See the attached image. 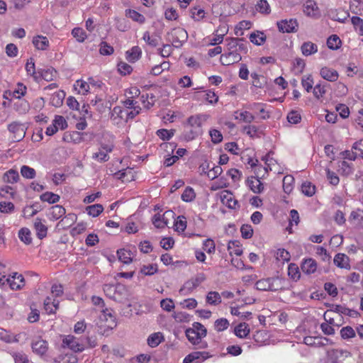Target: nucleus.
<instances>
[{
  "label": "nucleus",
  "instance_id": "nucleus-6",
  "mask_svg": "<svg viewBox=\"0 0 363 363\" xmlns=\"http://www.w3.org/2000/svg\"><path fill=\"white\" fill-rule=\"evenodd\" d=\"M137 116L136 111L133 113H128L121 106H115L111 111L110 120L114 125H119L125 123L129 119H133Z\"/></svg>",
  "mask_w": 363,
  "mask_h": 363
},
{
  "label": "nucleus",
  "instance_id": "nucleus-13",
  "mask_svg": "<svg viewBox=\"0 0 363 363\" xmlns=\"http://www.w3.org/2000/svg\"><path fill=\"white\" fill-rule=\"evenodd\" d=\"M33 352L43 356L46 354L48 350V343L41 337L34 339L31 344Z\"/></svg>",
  "mask_w": 363,
  "mask_h": 363
},
{
  "label": "nucleus",
  "instance_id": "nucleus-31",
  "mask_svg": "<svg viewBox=\"0 0 363 363\" xmlns=\"http://www.w3.org/2000/svg\"><path fill=\"white\" fill-rule=\"evenodd\" d=\"M117 255L119 261L121 262L128 264L132 262L133 253L126 249H120L117 250Z\"/></svg>",
  "mask_w": 363,
  "mask_h": 363
},
{
  "label": "nucleus",
  "instance_id": "nucleus-1",
  "mask_svg": "<svg viewBox=\"0 0 363 363\" xmlns=\"http://www.w3.org/2000/svg\"><path fill=\"white\" fill-rule=\"evenodd\" d=\"M226 50L220 57V62L224 66L239 62L242 55L248 51L247 42L244 38H229L225 39Z\"/></svg>",
  "mask_w": 363,
  "mask_h": 363
},
{
  "label": "nucleus",
  "instance_id": "nucleus-26",
  "mask_svg": "<svg viewBox=\"0 0 363 363\" xmlns=\"http://www.w3.org/2000/svg\"><path fill=\"white\" fill-rule=\"evenodd\" d=\"M304 13L308 16H315L319 13L317 3L313 0H308L303 6Z\"/></svg>",
  "mask_w": 363,
  "mask_h": 363
},
{
  "label": "nucleus",
  "instance_id": "nucleus-53",
  "mask_svg": "<svg viewBox=\"0 0 363 363\" xmlns=\"http://www.w3.org/2000/svg\"><path fill=\"white\" fill-rule=\"evenodd\" d=\"M288 275L294 281H298L301 277V272L298 265L295 263H290L288 266Z\"/></svg>",
  "mask_w": 363,
  "mask_h": 363
},
{
  "label": "nucleus",
  "instance_id": "nucleus-49",
  "mask_svg": "<svg viewBox=\"0 0 363 363\" xmlns=\"http://www.w3.org/2000/svg\"><path fill=\"white\" fill-rule=\"evenodd\" d=\"M349 221L352 223L361 224L363 222V210L357 208L352 211L350 214Z\"/></svg>",
  "mask_w": 363,
  "mask_h": 363
},
{
  "label": "nucleus",
  "instance_id": "nucleus-57",
  "mask_svg": "<svg viewBox=\"0 0 363 363\" xmlns=\"http://www.w3.org/2000/svg\"><path fill=\"white\" fill-rule=\"evenodd\" d=\"M294 178L291 175H286L283 179V189L286 194H290L294 189Z\"/></svg>",
  "mask_w": 363,
  "mask_h": 363
},
{
  "label": "nucleus",
  "instance_id": "nucleus-60",
  "mask_svg": "<svg viewBox=\"0 0 363 363\" xmlns=\"http://www.w3.org/2000/svg\"><path fill=\"white\" fill-rule=\"evenodd\" d=\"M350 9L353 13L362 15L363 13V0H351Z\"/></svg>",
  "mask_w": 363,
  "mask_h": 363
},
{
  "label": "nucleus",
  "instance_id": "nucleus-55",
  "mask_svg": "<svg viewBox=\"0 0 363 363\" xmlns=\"http://www.w3.org/2000/svg\"><path fill=\"white\" fill-rule=\"evenodd\" d=\"M16 190L11 186L4 185L0 187V196L5 199H13Z\"/></svg>",
  "mask_w": 363,
  "mask_h": 363
},
{
  "label": "nucleus",
  "instance_id": "nucleus-37",
  "mask_svg": "<svg viewBox=\"0 0 363 363\" xmlns=\"http://www.w3.org/2000/svg\"><path fill=\"white\" fill-rule=\"evenodd\" d=\"M19 179V174L17 170L11 169L6 171L3 175V180L8 184H15Z\"/></svg>",
  "mask_w": 363,
  "mask_h": 363
},
{
  "label": "nucleus",
  "instance_id": "nucleus-15",
  "mask_svg": "<svg viewBox=\"0 0 363 363\" xmlns=\"http://www.w3.org/2000/svg\"><path fill=\"white\" fill-rule=\"evenodd\" d=\"M334 264L340 269L350 270L351 269L350 259L345 253H337L333 259Z\"/></svg>",
  "mask_w": 363,
  "mask_h": 363
},
{
  "label": "nucleus",
  "instance_id": "nucleus-28",
  "mask_svg": "<svg viewBox=\"0 0 363 363\" xmlns=\"http://www.w3.org/2000/svg\"><path fill=\"white\" fill-rule=\"evenodd\" d=\"M59 308V301L52 297H47L44 300V308L48 314L55 313Z\"/></svg>",
  "mask_w": 363,
  "mask_h": 363
},
{
  "label": "nucleus",
  "instance_id": "nucleus-30",
  "mask_svg": "<svg viewBox=\"0 0 363 363\" xmlns=\"http://www.w3.org/2000/svg\"><path fill=\"white\" fill-rule=\"evenodd\" d=\"M124 109L128 113H133L136 111L137 116L140 113L141 111V108L138 104V102L135 101V99H130L126 98V99L123 101Z\"/></svg>",
  "mask_w": 363,
  "mask_h": 363
},
{
  "label": "nucleus",
  "instance_id": "nucleus-39",
  "mask_svg": "<svg viewBox=\"0 0 363 363\" xmlns=\"http://www.w3.org/2000/svg\"><path fill=\"white\" fill-rule=\"evenodd\" d=\"M289 216L290 217L289 219V225L286 228V230L289 233H293L292 226L294 225H295L296 226L298 225V223L300 222V217H299V214H298V211L295 209H292L290 211Z\"/></svg>",
  "mask_w": 363,
  "mask_h": 363
},
{
  "label": "nucleus",
  "instance_id": "nucleus-36",
  "mask_svg": "<svg viewBox=\"0 0 363 363\" xmlns=\"http://www.w3.org/2000/svg\"><path fill=\"white\" fill-rule=\"evenodd\" d=\"M338 172L343 176H348L353 173V164L345 160L338 162Z\"/></svg>",
  "mask_w": 363,
  "mask_h": 363
},
{
  "label": "nucleus",
  "instance_id": "nucleus-51",
  "mask_svg": "<svg viewBox=\"0 0 363 363\" xmlns=\"http://www.w3.org/2000/svg\"><path fill=\"white\" fill-rule=\"evenodd\" d=\"M18 238L26 245H30L32 242L31 232L27 228H22L19 230Z\"/></svg>",
  "mask_w": 363,
  "mask_h": 363
},
{
  "label": "nucleus",
  "instance_id": "nucleus-38",
  "mask_svg": "<svg viewBox=\"0 0 363 363\" xmlns=\"http://www.w3.org/2000/svg\"><path fill=\"white\" fill-rule=\"evenodd\" d=\"M100 318L101 320L108 323L106 325L108 328H113V327L116 326L115 317L108 308H103Z\"/></svg>",
  "mask_w": 363,
  "mask_h": 363
},
{
  "label": "nucleus",
  "instance_id": "nucleus-20",
  "mask_svg": "<svg viewBox=\"0 0 363 363\" xmlns=\"http://www.w3.org/2000/svg\"><path fill=\"white\" fill-rule=\"evenodd\" d=\"M246 184L250 189L255 194H259L264 190V184L257 177H248Z\"/></svg>",
  "mask_w": 363,
  "mask_h": 363
},
{
  "label": "nucleus",
  "instance_id": "nucleus-32",
  "mask_svg": "<svg viewBox=\"0 0 363 363\" xmlns=\"http://www.w3.org/2000/svg\"><path fill=\"white\" fill-rule=\"evenodd\" d=\"M252 26V23L250 21H241L235 26L234 33L238 37L242 36L244 30L250 29Z\"/></svg>",
  "mask_w": 363,
  "mask_h": 363
},
{
  "label": "nucleus",
  "instance_id": "nucleus-29",
  "mask_svg": "<svg viewBox=\"0 0 363 363\" xmlns=\"http://www.w3.org/2000/svg\"><path fill=\"white\" fill-rule=\"evenodd\" d=\"M77 216L75 213H68L57 223V227L63 229L68 228L77 220Z\"/></svg>",
  "mask_w": 363,
  "mask_h": 363
},
{
  "label": "nucleus",
  "instance_id": "nucleus-33",
  "mask_svg": "<svg viewBox=\"0 0 363 363\" xmlns=\"http://www.w3.org/2000/svg\"><path fill=\"white\" fill-rule=\"evenodd\" d=\"M228 250L230 255L240 256L242 254V247L238 240H230L228 244Z\"/></svg>",
  "mask_w": 363,
  "mask_h": 363
},
{
  "label": "nucleus",
  "instance_id": "nucleus-7",
  "mask_svg": "<svg viewBox=\"0 0 363 363\" xmlns=\"http://www.w3.org/2000/svg\"><path fill=\"white\" fill-rule=\"evenodd\" d=\"M272 152H268L264 157H262V160L264 162V170L266 172H272L274 174H283L284 168L278 162L273 158Z\"/></svg>",
  "mask_w": 363,
  "mask_h": 363
},
{
  "label": "nucleus",
  "instance_id": "nucleus-17",
  "mask_svg": "<svg viewBox=\"0 0 363 363\" xmlns=\"http://www.w3.org/2000/svg\"><path fill=\"white\" fill-rule=\"evenodd\" d=\"M66 213L65 208L60 205H55L48 209L47 216L50 220H57Z\"/></svg>",
  "mask_w": 363,
  "mask_h": 363
},
{
  "label": "nucleus",
  "instance_id": "nucleus-18",
  "mask_svg": "<svg viewBox=\"0 0 363 363\" xmlns=\"http://www.w3.org/2000/svg\"><path fill=\"white\" fill-rule=\"evenodd\" d=\"M317 262L313 258H305L302 260L301 264V269L306 274H312L317 270Z\"/></svg>",
  "mask_w": 363,
  "mask_h": 363
},
{
  "label": "nucleus",
  "instance_id": "nucleus-8",
  "mask_svg": "<svg viewBox=\"0 0 363 363\" xmlns=\"http://www.w3.org/2000/svg\"><path fill=\"white\" fill-rule=\"evenodd\" d=\"M277 26L279 32L283 33H296L298 30V23L296 19H284L277 21Z\"/></svg>",
  "mask_w": 363,
  "mask_h": 363
},
{
  "label": "nucleus",
  "instance_id": "nucleus-40",
  "mask_svg": "<svg viewBox=\"0 0 363 363\" xmlns=\"http://www.w3.org/2000/svg\"><path fill=\"white\" fill-rule=\"evenodd\" d=\"M250 328L246 323L238 324L234 330L235 335L240 338H245L250 334Z\"/></svg>",
  "mask_w": 363,
  "mask_h": 363
},
{
  "label": "nucleus",
  "instance_id": "nucleus-12",
  "mask_svg": "<svg viewBox=\"0 0 363 363\" xmlns=\"http://www.w3.org/2000/svg\"><path fill=\"white\" fill-rule=\"evenodd\" d=\"M9 132L14 135V138L16 141L22 140L26 135V128L23 124L18 122H12L8 125Z\"/></svg>",
  "mask_w": 363,
  "mask_h": 363
},
{
  "label": "nucleus",
  "instance_id": "nucleus-25",
  "mask_svg": "<svg viewBox=\"0 0 363 363\" xmlns=\"http://www.w3.org/2000/svg\"><path fill=\"white\" fill-rule=\"evenodd\" d=\"M301 52L306 57L311 56L318 52V45L311 41L304 42L301 46Z\"/></svg>",
  "mask_w": 363,
  "mask_h": 363
},
{
  "label": "nucleus",
  "instance_id": "nucleus-24",
  "mask_svg": "<svg viewBox=\"0 0 363 363\" xmlns=\"http://www.w3.org/2000/svg\"><path fill=\"white\" fill-rule=\"evenodd\" d=\"M142 55V50L139 46H133L131 49L126 51L125 58L131 63L138 61Z\"/></svg>",
  "mask_w": 363,
  "mask_h": 363
},
{
  "label": "nucleus",
  "instance_id": "nucleus-27",
  "mask_svg": "<svg viewBox=\"0 0 363 363\" xmlns=\"http://www.w3.org/2000/svg\"><path fill=\"white\" fill-rule=\"evenodd\" d=\"M33 44L35 48L40 50H46L50 46V42L47 37L37 35L33 38Z\"/></svg>",
  "mask_w": 363,
  "mask_h": 363
},
{
  "label": "nucleus",
  "instance_id": "nucleus-16",
  "mask_svg": "<svg viewBox=\"0 0 363 363\" xmlns=\"http://www.w3.org/2000/svg\"><path fill=\"white\" fill-rule=\"evenodd\" d=\"M320 75L323 79L330 82H335L337 81L339 78L338 72L336 69L327 66L323 67L320 69Z\"/></svg>",
  "mask_w": 363,
  "mask_h": 363
},
{
  "label": "nucleus",
  "instance_id": "nucleus-42",
  "mask_svg": "<svg viewBox=\"0 0 363 363\" xmlns=\"http://www.w3.org/2000/svg\"><path fill=\"white\" fill-rule=\"evenodd\" d=\"M206 301L209 305L218 306L222 301L221 295L217 291H209L206 295Z\"/></svg>",
  "mask_w": 363,
  "mask_h": 363
},
{
  "label": "nucleus",
  "instance_id": "nucleus-61",
  "mask_svg": "<svg viewBox=\"0 0 363 363\" xmlns=\"http://www.w3.org/2000/svg\"><path fill=\"white\" fill-rule=\"evenodd\" d=\"M164 215L156 213L152 218V223L157 228H163L167 225V220L165 219Z\"/></svg>",
  "mask_w": 363,
  "mask_h": 363
},
{
  "label": "nucleus",
  "instance_id": "nucleus-10",
  "mask_svg": "<svg viewBox=\"0 0 363 363\" xmlns=\"http://www.w3.org/2000/svg\"><path fill=\"white\" fill-rule=\"evenodd\" d=\"M211 357L212 355L207 351L192 352L185 357L183 363H202Z\"/></svg>",
  "mask_w": 363,
  "mask_h": 363
},
{
  "label": "nucleus",
  "instance_id": "nucleus-5",
  "mask_svg": "<svg viewBox=\"0 0 363 363\" xmlns=\"http://www.w3.org/2000/svg\"><path fill=\"white\" fill-rule=\"evenodd\" d=\"M5 266L0 263V285H4L6 282L12 290H19L25 285L24 277L21 274L15 272L13 275L6 279L4 269Z\"/></svg>",
  "mask_w": 363,
  "mask_h": 363
},
{
  "label": "nucleus",
  "instance_id": "nucleus-22",
  "mask_svg": "<svg viewBox=\"0 0 363 363\" xmlns=\"http://www.w3.org/2000/svg\"><path fill=\"white\" fill-rule=\"evenodd\" d=\"M266 104L262 103H253L249 104L247 108L250 110L257 112L260 115V118L266 120L270 117L269 113L265 110Z\"/></svg>",
  "mask_w": 363,
  "mask_h": 363
},
{
  "label": "nucleus",
  "instance_id": "nucleus-54",
  "mask_svg": "<svg viewBox=\"0 0 363 363\" xmlns=\"http://www.w3.org/2000/svg\"><path fill=\"white\" fill-rule=\"evenodd\" d=\"M341 45L342 41L337 35H332L327 40V46L330 50H337L340 48Z\"/></svg>",
  "mask_w": 363,
  "mask_h": 363
},
{
  "label": "nucleus",
  "instance_id": "nucleus-62",
  "mask_svg": "<svg viewBox=\"0 0 363 363\" xmlns=\"http://www.w3.org/2000/svg\"><path fill=\"white\" fill-rule=\"evenodd\" d=\"M105 295L109 298L116 299L117 298V286L113 284H104L103 287Z\"/></svg>",
  "mask_w": 363,
  "mask_h": 363
},
{
  "label": "nucleus",
  "instance_id": "nucleus-41",
  "mask_svg": "<svg viewBox=\"0 0 363 363\" xmlns=\"http://www.w3.org/2000/svg\"><path fill=\"white\" fill-rule=\"evenodd\" d=\"M141 101L144 107L149 109L155 104L156 101V96L151 92L143 94L141 96Z\"/></svg>",
  "mask_w": 363,
  "mask_h": 363
},
{
  "label": "nucleus",
  "instance_id": "nucleus-48",
  "mask_svg": "<svg viewBox=\"0 0 363 363\" xmlns=\"http://www.w3.org/2000/svg\"><path fill=\"white\" fill-rule=\"evenodd\" d=\"M181 199L186 203L194 201L196 199V193L194 189L191 186H186L181 195Z\"/></svg>",
  "mask_w": 363,
  "mask_h": 363
},
{
  "label": "nucleus",
  "instance_id": "nucleus-64",
  "mask_svg": "<svg viewBox=\"0 0 363 363\" xmlns=\"http://www.w3.org/2000/svg\"><path fill=\"white\" fill-rule=\"evenodd\" d=\"M202 249L209 255L214 254L216 252V244L214 240L211 238L203 240Z\"/></svg>",
  "mask_w": 363,
  "mask_h": 363
},
{
  "label": "nucleus",
  "instance_id": "nucleus-9",
  "mask_svg": "<svg viewBox=\"0 0 363 363\" xmlns=\"http://www.w3.org/2000/svg\"><path fill=\"white\" fill-rule=\"evenodd\" d=\"M172 45L176 48L181 47L188 38L187 32L182 28H176L171 31Z\"/></svg>",
  "mask_w": 363,
  "mask_h": 363
},
{
  "label": "nucleus",
  "instance_id": "nucleus-52",
  "mask_svg": "<svg viewBox=\"0 0 363 363\" xmlns=\"http://www.w3.org/2000/svg\"><path fill=\"white\" fill-rule=\"evenodd\" d=\"M158 272L157 264H149L141 267L140 273L144 276H152Z\"/></svg>",
  "mask_w": 363,
  "mask_h": 363
},
{
  "label": "nucleus",
  "instance_id": "nucleus-56",
  "mask_svg": "<svg viewBox=\"0 0 363 363\" xmlns=\"http://www.w3.org/2000/svg\"><path fill=\"white\" fill-rule=\"evenodd\" d=\"M125 16L131 18L133 21L140 23H143L145 21V18L143 15L133 9L125 10Z\"/></svg>",
  "mask_w": 363,
  "mask_h": 363
},
{
  "label": "nucleus",
  "instance_id": "nucleus-44",
  "mask_svg": "<svg viewBox=\"0 0 363 363\" xmlns=\"http://www.w3.org/2000/svg\"><path fill=\"white\" fill-rule=\"evenodd\" d=\"M65 95V92L62 90L54 93L50 99L51 104L55 107L61 106L63 104Z\"/></svg>",
  "mask_w": 363,
  "mask_h": 363
},
{
  "label": "nucleus",
  "instance_id": "nucleus-45",
  "mask_svg": "<svg viewBox=\"0 0 363 363\" xmlns=\"http://www.w3.org/2000/svg\"><path fill=\"white\" fill-rule=\"evenodd\" d=\"M40 199L43 202H48V203L53 204L60 201V196L57 194L46 191L40 195Z\"/></svg>",
  "mask_w": 363,
  "mask_h": 363
},
{
  "label": "nucleus",
  "instance_id": "nucleus-46",
  "mask_svg": "<svg viewBox=\"0 0 363 363\" xmlns=\"http://www.w3.org/2000/svg\"><path fill=\"white\" fill-rule=\"evenodd\" d=\"M0 340L6 343L17 342H18V335H13L6 330H1Z\"/></svg>",
  "mask_w": 363,
  "mask_h": 363
},
{
  "label": "nucleus",
  "instance_id": "nucleus-34",
  "mask_svg": "<svg viewBox=\"0 0 363 363\" xmlns=\"http://www.w3.org/2000/svg\"><path fill=\"white\" fill-rule=\"evenodd\" d=\"M164 335L160 332H157L152 333L147 340V345L150 347H156L158 346L162 341H164Z\"/></svg>",
  "mask_w": 363,
  "mask_h": 363
},
{
  "label": "nucleus",
  "instance_id": "nucleus-14",
  "mask_svg": "<svg viewBox=\"0 0 363 363\" xmlns=\"http://www.w3.org/2000/svg\"><path fill=\"white\" fill-rule=\"evenodd\" d=\"M65 347H67L75 352H82L84 350L83 345L80 344L77 339L73 335H67L62 340Z\"/></svg>",
  "mask_w": 363,
  "mask_h": 363
},
{
  "label": "nucleus",
  "instance_id": "nucleus-47",
  "mask_svg": "<svg viewBox=\"0 0 363 363\" xmlns=\"http://www.w3.org/2000/svg\"><path fill=\"white\" fill-rule=\"evenodd\" d=\"M104 206L101 204L96 203L86 207V212L91 217H97L104 211Z\"/></svg>",
  "mask_w": 363,
  "mask_h": 363
},
{
  "label": "nucleus",
  "instance_id": "nucleus-19",
  "mask_svg": "<svg viewBox=\"0 0 363 363\" xmlns=\"http://www.w3.org/2000/svg\"><path fill=\"white\" fill-rule=\"evenodd\" d=\"M84 133L79 131H67L63 135V141L69 143L79 144L84 140Z\"/></svg>",
  "mask_w": 363,
  "mask_h": 363
},
{
  "label": "nucleus",
  "instance_id": "nucleus-11",
  "mask_svg": "<svg viewBox=\"0 0 363 363\" xmlns=\"http://www.w3.org/2000/svg\"><path fill=\"white\" fill-rule=\"evenodd\" d=\"M221 203L229 208L235 209L238 206V201L233 193L228 190H223L220 193Z\"/></svg>",
  "mask_w": 363,
  "mask_h": 363
},
{
  "label": "nucleus",
  "instance_id": "nucleus-3",
  "mask_svg": "<svg viewBox=\"0 0 363 363\" xmlns=\"http://www.w3.org/2000/svg\"><path fill=\"white\" fill-rule=\"evenodd\" d=\"M185 335L188 340L194 345H199V348L206 349L208 347L206 342H202L201 339L207 335V330L203 325L199 322H194L192 327L187 328Z\"/></svg>",
  "mask_w": 363,
  "mask_h": 363
},
{
  "label": "nucleus",
  "instance_id": "nucleus-35",
  "mask_svg": "<svg viewBox=\"0 0 363 363\" xmlns=\"http://www.w3.org/2000/svg\"><path fill=\"white\" fill-rule=\"evenodd\" d=\"M249 39L253 44L262 45L266 42L267 36L263 32L257 30L252 33L249 36Z\"/></svg>",
  "mask_w": 363,
  "mask_h": 363
},
{
  "label": "nucleus",
  "instance_id": "nucleus-2",
  "mask_svg": "<svg viewBox=\"0 0 363 363\" xmlns=\"http://www.w3.org/2000/svg\"><path fill=\"white\" fill-rule=\"evenodd\" d=\"M208 118L209 116L206 113H199L189 116L184 125V139L191 141L201 135L203 125Z\"/></svg>",
  "mask_w": 363,
  "mask_h": 363
},
{
  "label": "nucleus",
  "instance_id": "nucleus-4",
  "mask_svg": "<svg viewBox=\"0 0 363 363\" xmlns=\"http://www.w3.org/2000/svg\"><path fill=\"white\" fill-rule=\"evenodd\" d=\"M287 281L279 276L263 278L255 283V287L259 291H277L286 288Z\"/></svg>",
  "mask_w": 363,
  "mask_h": 363
},
{
  "label": "nucleus",
  "instance_id": "nucleus-21",
  "mask_svg": "<svg viewBox=\"0 0 363 363\" xmlns=\"http://www.w3.org/2000/svg\"><path fill=\"white\" fill-rule=\"evenodd\" d=\"M33 226L36 233V236L38 239L43 240L47 236L48 227L44 223H43L41 218H35Z\"/></svg>",
  "mask_w": 363,
  "mask_h": 363
},
{
  "label": "nucleus",
  "instance_id": "nucleus-58",
  "mask_svg": "<svg viewBox=\"0 0 363 363\" xmlns=\"http://www.w3.org/2000/svg\"><path fill=\"white\" fill-rule=\"evenodd\" d=\"M301 192L307 196H312L315 193V186L310 182H304L301 185Z\"/></svg>",
  "mask_w": 363,
  "mask_h": 363
},
{
  "label": "nucleus",
  "instance_id": "nucleus-63",
  "mask_svg": "<svg viewBox=\"0 0 363 363\" xmlns=\"http://www.w3.org/2000/svg\"><path fill=\"white\" fill-rule=\"evenodd\" d=\"M256 10L264 14H269L271 12L270 6L267 0H259L255 6Z\"/></svg>",
  "mask_w": 363,
  "mask_h": 363
},
{
  "label": "nucleus",
  "instance_id": "nucleus-43",
  "mask_svg": "<svg viewBox=\"0 0 363 363\" xmlns=\"http://www.w3.org/2000/svg\"><path fill=\"white\" fill-rule=\"evenodd\" d=\"M74 86L77 93L82 95L86 94L90 89L89 83L83 79L77 80Z\"/></svg>",
  "mask_w": 363,
  "mask_h": 363
},
{
  "label": "nucleus",
  "instance_id": "nucleus-23",
  "mask_svg": "<svg viewBox=\"0 0 363 363\" xmlns=\"http://www.w3.org/2000/svg\"><path fill=\"white\" fill-rule=\"evenodd\" d=\"M200 168L202 169V172L207 174V177L213 180L220 176L223 172V169L220 166H215L212 167L208 172H206V169H208L209 168L208 164H204L200 166Z\"/></svg>",
  "mask_w": 363,
  "mask_h": 363
},
{
  "label": "nucleus",
  "instance_id": "nucleus-50",
  "mask_svg": "<svg viewBox=\"0 0 363 363\" xmlns=\"http://www.w3.org/2000/svg\"><path fill=\"white\" fill-rule=\"evenodd\" d=\"M200 97L211 104H215L218 101V96L211 90H206L200 94Z\"/></svg>",
  "mask_w": 363,
  "mask_h": 363
},
{
  "label": "nucleus",
  "instance_id": "nucleus-59",
  "mask_svg": "<svg viewBox=\"0 0 363 363\" xmlns=\"http://www.w3.org/2000/svg\"><path fill=\"white\" fill-rule=\"evenodd\" d=\"M303 342L304 344L309 346L322 347L325 345V343L323 342V338L318 337H305L303 339Z\"/></svg>",
  "mask_w": 363,
  "mask_h": 363
}]
</instances>
